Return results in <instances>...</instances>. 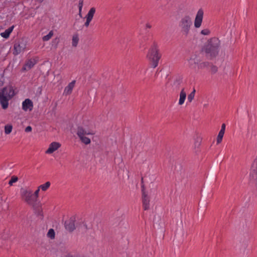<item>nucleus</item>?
<instances>
[{
	"mask_svg": "<svg viewBox=\"0 0 257 257\" xmlns=\"http://www.w3.org/2000/svg\"><path fill=\"white\" fill-rule=\"evenodd\" d=\"M208 63L207 62H203V63H200L198 67L199 68H204L205 67H207L208 66Z\"/></svg>",
	"mask_w": 257,
	"mask_h": 257,
	"instance_id": "nucleus-30",
	"label": "nucleus"
},
{
	"mask_svg": "<svg viewBox=\"0 0 257 257\" xmlns=\"http://www.w3.org/2000/svg\"><path fill=\"white\" fill-rule=\"evenodd\" d=\"M76 83L75 80H73L71 82H70L67 86L65 87L63 94L65 95H69L72 93V91L75 86Z\"/></svg>",
	"mask_w": 257,
	"mask_h": 257,
	"instance_id": "nucleus-14",
	"label": "nucleus"
},
{
	"mask_svg": "<svg viewBox=\"0 0 257 257\" xmlns=\"http://www.w3.org/2000/svg\"><path fill=\"white\" fill-rule=\"evenodd\" d=\"M14 27L15 26L14 25L11 26L9 28L6 30L5 32L1 33L0 35L2 37L4 38L8 39V38H9L10 34L13 32Z\"/></svg>",
	"mask_w": 257,
	"mask_h": 257,
	"instance_id": "nucleus-17",
	"label": "nucleus"
},
{
	"mask_svg": "<svg viewBox=\"0 0 257 257\" xmlns=\"http://www.w3.org/2000/svg\"><path fill=\"white\" fill-rule=\"evenodd\" d=\"M33 102L29 98H27L22 102V109L25 112L31 111L33 109Z\"/></svg>",
	"mask_w": 257,
	"mask_h": 257,
	"instance_id": "nucleus-10",
	"label": "nucleus"
},
{
	"mask_svg": "<svg viewBox=\"0 0 257 257\" xmlns=\"http://www.w3.org/2000/svg\"><path fill=\"white\" fill-rule=\"evenodd\" d=\"M15 95V90L12 86H8L0 90V104L4 109L9 106V101Z\"/></svg>",
	"mask_w": 257,
	"mask_h": 257,
	"instance_id": "nucleus-3",
	"label": "nucleus"
},
{
	"mask_svg": "<svg viewBox=\"0 0 257 257\" xmlns=\"http://www.w3.org/2000/svg\"><path fill=\"white\" fill-rule=\"evenodd\" d=\"M192 25V19L189 16L182 17L178 24L181 32L184 36H187L189 34Z\"/></svg>",
	"mask_w": 257,
	"mask_h": 257,
	"instance_id": "nucleus-6",
	"label": "nucleus"
},
{
	"mask_svg": "<svg viewBox=\"0 0 257 257\" xmlns=\"http://www.w3.org/2000/svg\"><path fill=\"white\" fill-rule=\"evenodd\" d=\"M61 146L60 143L57 142H53L50 144L48 148L45 151L47 154H52L56 151L58 150Z\"/></svg>",
	"mask_w": 257,
	"mask_h": 257,
	"instance_id": "nucleus-11",
	"label": "nucleus"
},
{
	"mask_svg": "<svg viewBox=\"0 0 257 257\" xmlns=\"http://www.w3.org/2000/svg\"><path fill=\"white\" fill-rule=\"evenodd\" d=\"M47 236L51 239H54L55 236V232L53 229H50L47 234Z\"/></svg>",
	"mask_w": 257,
	"mask_h": 257,
	"instance_id": "nucleus-21",
	"label": "nucleus"
},
{
	"mask_svg": "<svg viewBox=\"0 0 257 257\" xmlns=\"http://www.w3.org/2000/svg\"><path fill=\"white\" fill-rule=\"evenodd\" d=\"M78 6H79V13H81V11H82V7H83V1L82 0H80L79 1Z\"/></svg>",
	"mask_w": 257,
	"mask_h": 257,
	"instance_id": "nucleus-29",
	"label": "nucleus"
},
{
	"mask_svg": "<svg viewBox=\"0 0 257 257\" xmlns=\"http://www.w3.org/2000/svg\"><path fill=\"white\" fill-rule=\"evenodd\" d=\"M225 130V124L223 123L222 124L221 130H220L219 132H222V133H224Z\"/></svg>",
	"mask_w": 257,
	"mask_h": 257,
	"instance_id": "nucleus-33",
	"label": "nucleus"
},
{
	"mask_svg": "<svg viewBox=\"0 0 257 257\" xmlns=\"http://www.w3.org/2000/svg\"><path fill=\"white\" fill-rule=\"evenodd\" d=\"M18 181V178L15 176H13L11 180L9 181V184L12 186L14 183H16Z\"/></svg>",
	"mask_w": 257,
	"mask_h": 257,
	"instance_id": "nucleus-27",
	"label": "nucleus"
},
{
	"mask_svg": "<svg viewBox=\"0 0 257 257\" xmlns=\"http://www.w3.org/2000/svg\"><path fill=\"white\" fill-rule=\"evenodd\" d=\"M143 206L145 210L149 209L151 207L150 197L145 192L143 194Z\"/></svg>",
	"mask_w": 257,
	"mask_h": 257,
	"instance_id": "nucleus-13",
	"label": "nucleus"
},
{
	"mask_svg": "<svg viewBox=\"0 0 257 257\" xmlns=\"http://www.w3.org/2000/svg\"><path fill=\"white\" fill-rule=\"evenodd\" d=\"M224 133L219 132L217 137L216 142L217 144H220L222 140Z\"/></svg>",
	"mask_w": 257,
	"mask_h": 257,
	"instance_id": "nucleus-24",
	"label": "nucleus"
},
{
	"mask_svg": "<svg viewBox=\"0 0 257 257\" xmlns=\"http://www.w3.org/2000/svg\"><path fill=\"white\" fill-rule=\"evenodd\" d=\"M50 182L48 181L46 182L45 183L40 185L39 187V189H40L42 191H46L50 187Z\"/></svg>",
	"mask_w": 257,
	"mask_h": 257,
	"instance_id": "nucleus-19",
	"label": "nucleus"
},
{
	"mask_svg": "<svg viewBox=\"0 0 257 257\" xmlns=\"http://www.w3.org/2000/svg\"><path fill=\"white\" fill-rule=\"evenodd\" d=\"M65 227L69 231H73L75 228L74 220L73 219H70L66 221L65 223Z\"/></svg>",
	"mask_w": 257,
	"mask_h": 257,
	"instance_id": "nucleus-16",
	"label": "nucleus"
},
{
	"mask_svg": "<svg viewBox=\"0 0 257 257\" xmlns=\"http://www.w3.org/2000/svg\"><path fill=\"white\" fill-rule=\"evenodd\" d=\"M95 13V9L94 8H91L89 11H88L87 14L86 15V22L84 24L85 27H87L89 26L90 22L92 21L94 14Z\"/></svg>",
	"mask_w": 257,
	"mask_h": 257,
	"instance_id": "nucleus-12",
	"label": "nucleus"
},
{
	"mask_svg": "<svg viewBox=\"0 0 257 257\" xmlns=\"http://www.w3.org/2000/svg\"><path fill=\"white\" fill-rule=\"evenodd\" d=\"M20 194L22 199L27 204L31 205H34L36 202V200L33 195V191L28 188H21L20 190Z\"/></svg>",
	"mask_w": 257,
	"mask_h": 257,
	"instance_id": "nucleus-7",
	"label": "nucleus"
},
{
	"mask_svg": "<svg viewBox=\"0 0 257 257\" xmlns=\"http://www.w3.org/2000/svg\"><path fill=\"white\" fill-rule=\"evenodd\" d=\"M203 10L202 9H199L196 13L194 21V27L196 29H198L201 26L203 22Z\"/></svg>",
	"mask_w": 257,
	"mask_h": 257,
	"instance_id": "nucleus-9",
	"label": "nucleus"
},
{
	"mask_svg": "<svg viewBox=\"0 0 257 257\" xmlns=\"http://www.w3.org/2000/svg\"><path fill=\"white\" fill-rule=\"evenodd\" d=\"M79 15L80 17H81V13H79Z\"/></svg>",
	"mask_w": 257,
	"mask_h": 257,
	"instance_id": "nucleus-35",
	"label": "nucleus"
},
{
	"mask_svg": "<svg viewBox=\"0 0 257 257\" xmlns=\"http://www.w3.org/2000/svg\"><path fill=\"white\" fill-rule=\"evenodd\" d=\"M200 33L204 36L209 35L210 33V31L208 29H204L201 30Z\"/></svg>",
	"mask_w": 257,
	"mask_h": 257,
	"instance_id": "nucleus-26",
	"label": "nucleus"
},
{
	"mask_svg": "<svg viewBox=\"0 0 257 257\" xmlns=\"http://www.w3.org/2000/svg\"><path fill=\"white\" fill-rule=\"evenodd\" d=\"M146 58L153 68H155L158 66L161 58V54L160 53L158 45L156 43H154L151 46L147 52Z\"/></svg>",
	"mask_w": 257,
	"mask_h": 257,
	"instance_id": "nucleus-1",
	"label": "nucleus"
},
{
	"mask_svg": "<svg viewBox=\"0 0 257 257\" xmlns=\"http://www.w3.org/2000/svg\"><path fill=\"white\" fill-rule=\"evenodd\" d=\"M151 27H152V25L150 24L147 23L146 24V28L150 29V28H151Z\"/></svg>",
	"mask_w": 257,
	"mask_h": 257,
	"instance_id": "nucleus-34",
	"label": "nucleus"
},
{
	"mask_svg": "<svg viewBox=\"0 0 257 257\" xmlns=\"http://www.w3.org/2000/svg\"><path fill=\"white\" fill-rule=\"evenodd\" d=\"M219 46L220 44L218 40L214 38L208 42L203 50L208 57L213 58L218 54Z\"/></svg>",
	"mask_w": 257,
	"mask_h": 257,
	"instance_id": "nucleus-4",
	"label": "nucleus"
},
{
	"mask_svg": "<svg viewBox=\"0 0 257 257\" xmlns=\"http://www.w3.org/2000/svg\"><path fill=\"white\" fill-rule=\"evenodd\" d=\"M27 42L23 39L16 42L14 46L13 54L18 55L27 50Z\"/></svg>",
	"mask_w": 257,
	"mask_h": 257,
	"instance_id": "nucleus-8",
	"label": "nucleus"
},
{
	"mask_svg": "<svg viewBox=\"0 0 257 257\" xmlns=\"http://www.w3.org/2000/svg\"><path fill=\"white\" fill-rule=\"evenodd\" d=\"M180 81L179 80H176L174 82L173 86H175L176 88H177L180 85Z\"/></svg>",
	"mask_w": 257,
	"mask_h": 257,
	"instance_id": "nucleus-31",
	"label": "nucleus"
},
{
	"mask_svg": "<svg viewBox=\"0 0 257 257\" xmlns=\"http://www.w3.org/2000/svg\"><path fill=\"white\" fill-rule=\"evenodd\" d=\"M5 133L6 135L10 134L13 130V125L11 124H8L5 126Z\"/></svg>",
	"mask_w": 257,
	"mask_h": 257,
	"instance_id": "nucleus-20",
	"label": "nucleus"
},
{
	"mask_svg": "<svg viewBox=\"0 0 257 257\" xmlns=\"http://www.w3.org/2000/svg\"><path fill=\"white\" fill-rule=\"evenodd\" d=\"M53 36V31H51L49 32L48 34L43 37L42 40L43 41H48L52 38V37Z\"/></svg>",
	"mask_w": 257,
	"mask_h": 257,
	"instance_id": "nucleus-22",
	"label": "nucleus"
},
{
	"mask_svg": "<svg viewBox=\"0 0 257 257\" xmlns=\"http://www.w3.org/2000/svg\"><path fill=\"white\" fill-rule=\"evenodd\" d=\"M195 89H193V91L188 95L187 101L188 102H191L192 101L195 96Z\"/></svg>",
	"mask_w": 257,
	"mask_h": 257,
	"instance_id": "nucleus-23",
	"label": "nucleus"
},
{
	"mask_svg": "<svg viewBox=\"0 0 257 257\" xmlns=\"http://www.w3.org/2000/svg\"><path fill=\"white\" fill-rule=\"evenodd\" d=\"M186 98V93L184 90V89H182L179 94V99L178 104L182 105L184 104L185 100Z\"/></svg>",
	"mask_w": 257,
	"mask_h": 257,
	"instance_id": "nucleus-18",
	"label": "nucleus"
},
{
	"mask_svg": "<svg viewBox=\"0 0 257 257\" xmlns=\"http://www.w3.org/2000/svg\"><path fill=\"white\" fill-rule=\"evenodd\" d=\"M32 130V128L31 126H28L25 128V132H31Z\"/></svg>",
	"mask_w": 257,
	"mask_h": 257,
	"instance_id": "nucleus-32",
	"label": "nucleus"
},
{
	"mask_svg": "<svg viewBox=\"0 0 257 257\" xmlns=\"http://www.w3.org/2000/svg\"><path fill=\"white\" fill-rule=\"evenodd\" d=\"M37 62L35 58H33L27 61L24 65L23 69L24 70H28L31 69Z\"/></svg>",
	"mask_w": 257,
	"mask_h": 257,
	"instance_id": "nucleus-15",
	"label": "nucleus"
},
{
	"mask_svg": "<svg viewBox=\"0 0 257 257\" xmlns=\"http://www.w3.org/2000/svg\"><path fill=\"white\" fill-rule=\"evenodd\" d=\"M79 38L77 35H74L72 38V45L76 47L78 43Z\"/></svg>",
	"mask_w": 257,
	"mask_h": 257,
	"instance_id": "nucleus-25",
	"label": "nucleus"
},
{
	"mask_svg": "<svg viewBox=\"0 0 257 257\" xmlns=\"http://www.w3.org/2000/svg\"><path fill=\"white\" fill-rule=\"evenodd\" d=\"M15 95V90L12 86H8L0 90V104L4 109L9 106V101Z\"/></svg>",
	"mask_w": 257,
	"mask_h": 257,
	"instance_id": "nucleus-2",
	"label": "nucleus"
},
{
	"mask_svg": "<svg viewBox=\"0 0 257 257\" xmlns=\"http://www.w3.org/2000/svg\"><path fill=\"white\" fill-rule=\"evenodd\" d=\"M40 189H39V187H38V189L33 193V195L34 196V198L36 199V201H37V199L39 197V192L40 191Z\"/></svg>",
	"mask_w": 257,
	"mask_h": 257,
	"instance_id": "nucleus-28",
	"label": "nucleus"
},
{
	"mask_svg": "<svg viewBox=\"0 0 257 257\" xmlns=\"http://www.w3.org/2000/svg\"><path fill=\"white\" fill-rule=\"evenodd\" d=\"M95 134V132L91 129H88L83 126H79L77 131V135L82 143L85 145L90 144V139L86 137V135L93 136Z\"/></svg>",
	"mask_w": 257,
	"mask_h": 257,
	"instance_id": "nucleus-5",
	"label": "nucleus"
}]
</instances>
